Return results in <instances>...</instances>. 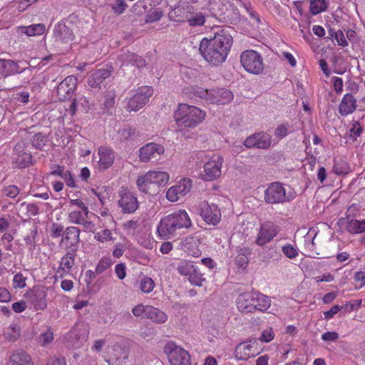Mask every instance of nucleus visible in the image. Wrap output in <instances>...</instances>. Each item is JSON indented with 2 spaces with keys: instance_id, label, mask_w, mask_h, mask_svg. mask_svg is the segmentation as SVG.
<instances>
[{
  "instance_id": "f257e3e1",
  "label": "nucleus",
  "mask_w": 365,
  "mask_h": 365,
  "mask_svg": "<svg viewBox=\"0 0 365 365\" xmlns=\"http://www.w3.org/2000/svg\"><path fill=\"white\" fill-rule=\"evenodd\" d=\"M232 41V36L227 31L222 30L215 34L212 38H202L199 51L209 64L218 66L227 59Z\"/></svg>"
},
{
  "instance_id": "f03ea898",
  "label": "nucleus",
  "mask_w": 365,
  "mask_h": 365,
  "mask_svg": "<svg viewBox=\"0 0 365 365\" xmlns=\"http://www.w3.org/2000/svg\"><path fill=\"white\" fill-rule=\"evenodd\" d=\"M192 225L191 219L185 210H178L163 217L157 227L158 235L162 239H170L177 235L178 232Z\"/></svg>"
},
{
  "instance_id": "7ed1b4c3",
  "label": "nucleus",
  "mask_w": 365,
  "mask_h": 365,
  "mask_svg": "<svg viewBox=\"0 0 365 365\" xmlns=\"http://www.w3.org/2000/svg\"><path fill=\"white\" fill-rule=\"evenodd\" d=\"M205 118V110L187 103H179L173 113L174 120L180 130L195 128Z\"/></svg>"
},
{
  "instance_id": "20e7f679",
  "label": "nucleus",
  "mask_w": 365,
  "mask_h": 365,
  "mask_svg": "<svg viewBox=\"0 0 365 365\" xmlns=\"http://www.w3.org/2000/svg\"><path fill=\"white\" fill-rule=\"evenodd\" d=\"M169 180L170 175L165 171L150 170L138 178L136 185L141 192L152 195L160 186L166 185Z\"/></svg>"
},
{
  "instance_id": "39448f33",
  "label": "nucleus",
  "mask_w": 365,
  "mask_h": 365,
  "mask_svg": "<svg viewBox=\"0 0 365 365\" xmlns=\"http://www.w3.org/2000/svg\"><path fill=\"white\" fill-rule=\"evenodd\" d=\"M130 98L128 99L125 108L128 112L138 111L141 109L153 94L151 86H143L130 92Z\"/></svg>"
},
{
  "instance_id": "423d86ee",
  "label": "nucleus",
  "mask_w": 365,
  "mask_h": 365,
  "mask_svg": "<svg viewBox=\"0 0 365 365\" xmlns=\"http://www.w3.org/2000/svg\"><path fill=\"white\" fill-rule=\"evenodd\" d=\"M240 63L244 69L252 74L259 75L264 71L261 54L254 50H246L240 55Z\"/></svg>"
},
{
  "instance_id": "0eeeda50",
  "label": "nucleus",
  "mask_w": 365,
  "mask_h": 365,
  "mask_svg": "<svg viewBox=\"0 0 365 365\" xmlns=\"http://www.w3.org/2000/svg\"><path fill=\"white\" fill-rule=\"evenodd\" d=\"M164 351L171 365H191L189 352L175 342H168L164 347Z\"/></svg>"
},
{
  "instance_id": "6e6552de",
  "label": "nucleus",
  "mask_w": 365,
  "mask_h": 365,
  "mask_svg": "<svg viewBox=\"0 0 365 365\" xmlns=\"http://www.w3.org/2000/svg\"><path fill=\"white\" fill-rule=\"evenodd\" d=\"M279 226L271 221H265L260 224L255 240L257 245L264 247L271 242L279 233Z\"/></svg>"
},
{
  "instance_id": "1a4fd4ad",
  "label": "nucleus",
  "mask_w": 365,
  "mask_h": 365,
  "mask_svg": "<svg viewBox=\"0 0 365 365\" xmlns=\"http://www.w3.org/2000/svg\"><path fill=\"white\" fill-rule=\"evenodd\" d=\"M223 158L213 154L205 163L201 178L205 181H213L218 179L222 174Z\"/></svg>"
},
{
  "instance_id": "9d476101",
  "label": "nucleus",
  "mask_w": 365,
  "mask_h": 365,
  "mask_svg": "<svg viewBox=\"0 0 365 365\" xmlns=\"http://www.w3.org/2000/svg\"><path fill=\"white\" fill-rule=\"evenodd\" d=\"M198 213L203 220L210 225H217L221 220V210L215 203L201 202L198 205Z\"/></svg>"
},
{
  "instance_id": "9b49d317",
  "label": "nucleus",
  "mask_w": 365,
  "mask_h": 365,
  "mask_svg": "<svg viewBox=\"0 0 365 365\" xmlns=\"http://www.w3.org/2000/svg\"><path fill=\"white\" fill-rule=\"evenodd\" d=\"M178 272L187 278L189 282L194 285L201 286L205 281L203 274L200 272L198 267L190 261H182L177 267Z\"/></svg>"
},
{
  "instance_id": "f8f14e48",
  "label": "nucleus",
  "mask_w": 365,
  "mask_h": 365,
  "mask_svg": "<svg viewBox=\"0 0 365 365\" xmlns=\"http://www.w3.org/2000/svg\"><path fill=\"white\" fill-rule=\"evenodd\" d=\"M118 205L123 214H133L139 207L136 195L128 188L122 187L118 192Z\"/></svg>"
},
{
  "instance_id": "ddd939ff",
  "label": "nucleus",
  "mask_w": 365,
  "mask_h": 365,
  "mask_svg": "<svg viewBox=\"0 0 365 365\" xmlns=\"http://www.w3.org/2000/svg\"><path fill=\"white\" fill-rule=\"evenodd\" d=\"M192 187V181L187 178H182L176 185L171 186L166 192V198L170 202H177L188 194Z\"/></svg>"
},
{
  "instance_id": "4468645a",
  "label": "nucleus",
  "mask_w": 365,
  "mask_h": 365,
  "mask_svg": "<svg viewBox=\"0 0 365 365\" xmlns=\"http://www.w3.org/2000/svg\"><path fill=\"white\" fill-rule=\"evenodd\" d=\"M264 200L269 204H278L289 201L290 198L281 183L272 182L264 191Z\"/></svg>"
},
{
  "instance_id": "2eb2a0df",
  "label": "nucleus",
  "mask_w": 365,
  "mask_h": 365,
  "mask_svg": "<svg viewBox=\"0 0 365 365\" xmlns=\"http://www.w3.org/2000/svg\"><path fill=\"white\" fill-rule=\"evenodd\" d=\"M98 158L96 168L100 171H105L111 168L115 162V153L112 147L103 145L98 148Z\"/></svg>"
},
{
  "instance_id": "dca6fc26",
  "label": "nucleus",
  "mask_w": 365,
  "mask_h": 365,
  "mask_svg": "<svg viewBox=\"0 0 365 365\" xmlns=\"http://www.w3.org/2000/svg\"><path fill=\"white\" fill-rule=\"evenodd\" d=\"M261 351L257 339H251L240 343L236 346L235 354L240 360H247L249 358L255 357Z\"/></svg>"
},
{
  "instance_id": "f3484780",
  "label": "nucleus",
  "mask_w": 365,
  "mask_h": 365,
  "mask_svg": "<svg viewBox=\"0 0 365 365\" xmlns=\"http://www.w3.org/2000/svg\"><path fill=\"white\" fill-rule=\"evenodd\" d=\"M106 350V361L109 365H120L128 357V349L119 343L108 346Z\"/></svg>"
},
{
  "instance_id": "a211bd4d",
  "label": "nucleus",
  "mask_w": 365,
  "mask_h": 365,
  "mask_svg": "<svg viewBox=\"0 0 365 365\" xmlns=\"http://www.w3.org/2000/svg\"><path fill=\"white\" fill-rule=\"evenodd\" d=\"M88 214L83 210H71L68 212V221L71 224L82 225L86 232H94L96 226L92 221L88 220Z\"/></svg>"
},
{
  "instance_id": "6ab92c4d",
  "label": "nucleus",
  "mask_w": 365,
  "mask_h": 365,
  "mask_svg": "<svg viewBox=\"0 0 365 365\" xmlns=\"http://www.w3.org/2000/svg\"><path fill=\"white\" fill-rule=\"evenodd\" d=\"M77 78L74 76L66 77L58 86L57 96L60 101L70 99L76 88Z\"/></svg>"
},
{
  "instance_id": "aec40b11",
  "label": "nucleus",
  "mask_w": 365,
  "mask_h": 365,
  "mask_svg": "<svg viewBox=\"0 0 365 365\" xmlns=\"http://www.w3.org/2000/svg\"><path fill=\"white\" fill-rule=\"evenodd\" d=\"M80 241V230L73 226L67 227L62 236L60 246L64 249L75 251Z\"/></svg>"
},
{
  "instance_id": "412c9836",
  "label": "nucleus",
  "mask_w": 365,
  "mask_h": 365,
  "mask_svg": "<svg viewBox=\"0 0 365 365\" xmlns=\"http://www.w3.org/2000/svg\"><path fill=\"white\" fill-rule=\"evenodd\" d=\"M165 148L163 145L149 143L140 148L139 159L143 163H148L152 158H155L164 153Z\"/></svg>"
},
{
  "instance_id": "4be33fe9",
  "label": "nucleus",
  "mask_w": 365,
  "mask_h": 365,
  "mask_svg": "<svg viewBox=\"0 0 365 365\" xmlns=\"http://www.w3.org/2000/svg\"><path fill=\"white\" fill-rule=\"evenodd\" d=\"M28 299L36 310H43L47 307V292L43 287H36L27 293Z\"/></svg>"
},
{
  "instance_id": "5701e85b",
  "label": "nucleus",
  "mask_w": 365,
  "mask_h": 365,
  "mask_svg": "<svg viewBox=\"0 0 365 365\" xmlns=\"http://www.w3.org/2000/svg\"><path fill=\"white\" fill-rule=\"evenodd\" d=\"M247 148L267 149L271 145V136L264 132L255 133L248 137L244 142Z\"/></svg>"
},
{
  "instance_id": "b1692460",
  "label": "nucleus",
  "mask_w": 365,
  "mask_h": 365,
  "mask_svg": "<svg viewBox=\"0 0 365 365\" xmlns=\"http://www.w3.org/2000/svg\"><path fill=\"white\" fill-rule=\"evenodd\" d=\"M254 291L242 293L236 299L237 308L241 313H254Z\"/></svg>"
},
{
  "instance_id": "393cba45",
  "label": "nucleus",
  "mask_w": 365,
  "mask_h": 365,
  "mask_svg": "<svg viewBox=\"0 0 365 365\" xmlns=\"http://www.w3.org/2000/svg\"><path fill=\"white\" fill-rule=\"evenodd\" d=\"M75 256L73 252H68L61 258L56 272L57 277L63 278L70 273L75 263Z\"/></svg>"
},
{
  "instance_id": "a878e982",
  "label": "nucleus",
  "mask_w": 365,
  "mask_h": 365,
  "mask_svg": "<svg viewBox=\"0 0 365 365\" xmlns=\"http://www.w3.org/2000/svg\"><path fill=\"white\" fill-rule=\"evenodd\" d=\"M210 103L217 105H225L230 103L234 98L233 93L225 88L211 90Z\"/></svg>"
},
{
  "instance_id": "bb28decb",
  "label": "nucleus",
  "mask_w": 365,
  "mask_h": 365,
  "mask_svg": "<svg viewBox=\"0 0 365 365\" xmlns=\"http://www.w3.org/2000/svg\"><path fill=\"white\" fill-rule=\"evenodd\" d=\"M339 225H344L346 230L350 234H361L365 232V220H348L341 218Z\"/></svg>"
},
{
  "instance_id": "cd10ccee",
  "label": "nucleus",
  "mask_w": 365,
  "mask_h": 365,
  "mask_svg": "<svg viewBox=\"0 0 365 365\" xmlns=\"http://www.w3.org/2000/svg\"><path fill=\"white\" fill-rule=\"evenodd\" d=\"M20 69L18 63L11 59L0 58V75L4 77L13 76L24 71Z\"/></svg>"
},
{
  "instance_id": "c85d7f7f",
  "label": "nucleus",
  "mask_w": 365,
  "mask_h": 365,
  "mask_svg": "<svg viewBox=\"0 0 365 365\" xmlns=\"http://www.w3.org/2000/svg\"><path fill=\"white\" fill-rule=\"evenodd\" d=\"M356 99L350 93L344 96L339 106V112L342 116H346L355 111Z\"/></svg>"
},
{
  "instance_id": "c756f323",
  "label": "nucleus",
  "mask_w": 365,
  "mask_h": 365,
  "mask_svg": "<svg viewBox=\"0 0 365 365\" xmlns=\"http://www.w3.org/2000/svg\"><path fill=\"white\" fill-rule=\"evenodd\" d=\"M9 365H34L31 356L25 351H16L11 354Z\"/></svg>"
},
{
  "instance_id": "7c9ffc66",
  "label": "nucleus",
  "mask_w": 365,
  "mask_h": 365,
  "mask_svg": "<svg viewBox=\"0 0 365 365\" xmlns=\"http://www.w3.org/2000/svg\"><path fill=\"white\" fill-rule=\"evenodd\" d=\"M110 75V71L107 68L98 69L89 76L88 84L92 88L99 87Z\"/></svg>"
},
{
  "instance_id": "2f4dec72",
  "label": "nucleus",
  "mask_w": 365,
  "mask_h": 365,
  "mask_svg": "<svg viewBox=\"0 0 365 365\" xmlns=\"http://www.w3.org/2000/svg\"><path fill=\"white\" fill-rule=\"evenodd\" d=\"M254 312L256 311L264 312L271 306L270 297L259 292L254 291Z\"/></svg>"
},
{
  "instance_id": "473e14b6",
  "label": "nucleus",
  "mask_w": 365,
  "mask_h": 365,
  "mask_svg": "<svg viewBox=\"0 0 365 365\" xmlns=\"http://www.w3.org/2000/svg\"><path fill=\"white\" fill-rule=\"evenodd\" d=\"M145 318L150 319L154 323L163 324L167 321L168 316L158 308L150 306Z\"/></svg>"
},
{
  "instance_id": "72a5a7b5",
  "label": "nucleus",
  "mask_w": 365,
  "mask_h": 365,
  "mask_svg": "<svg viewBox=\"0 0 365 365\" xmlns=\"http://www.w3.org/2000/svg\"><path fill=\"white\" fill-rule=\"evenodd\" d=\"M333 172L338 175H347L351 172V168L344 159L339 158L334 161Z\"/></svg>"
},
{
  "instance_id": "f704fd0d",
  "label": "nucleus",
  "mask_w": 365,
  "mask_h": 365,
  "mask_svg": "<svg viewBox=\"0 0 365 365\" xmlns=\"http://www.w3.org/2000/svg\"><path fill=\"white\" fill-rule=\"evenodd\" d=\"M310 12L313 15H317L327 10L329 1L328 0H309Z\"/></svg>"
},
{
  "instance_id": "c9c22d12",
  "label": "nucleus",
  "mask_w": 365,
  "mask_h": 365,
  "mask_svg": "<svg viewBox=\"0 0 365 365\" xmlns=\"http://www.w3.org/2000/svg\"><path fill=\"white\" fill-rule=\"evenodd\" d=\"M14 159L16 164V167L19 168H24L29 166L31 164L32 156L29 153L22 152L18 153Z\"/></svg>"
},
{
  "instance_id": "e433bc0d",
  "label": "nucleus",
  "mask_w": 365,
  "mask_h": 365,
  "mask_svg": "<svg viewBox=\"0 0 365 365\" xmlns=\"http://www.w3.org/2000/svg\"><path fill=\"white\" fill-rule=\"evenodd\" d=\"M24 33L29 36H39L44 34L46 26L43 24H36L25 26Z\"/></svg>"
},
{
  "instance_id": "4c0bfd02",
  "label": "nucleus",
  "mask_w": 365,
  "mask_h": 365,
  "mask_svg": "<svg viewBox=\"0 0 365 365\" xmlns=\"http://www.w3.org/2000/svg\"><path fill=\"white\" fill-rule=\"evenodd\" d=\"M186 19L190 26H202L205 23V16L201 12L191 14Z\"/></svg>"
},
{
  "instance_id": "58836bf2",
  "label": "nucleus",
  "mask_w": 365,
  "mask_h": 365,
  "mask_svg": "<svg viewBox=\"0 0 365 365\" xmlns=\"http://www.w3.org/2000/svg\"><path fill=\"white\" fill-rule=\"evenodd\" d=\"M155 287V283L151 277H145L140 281L139 288L143 293L149 294Z\"/></svg>"
},
{
  "instance_id": "ea45409f",
  "label": "nucleus",
  "mask_w": 365,
  "mask_h": 365,
  "mask_svg": "<svg viewBox=\"0 0 365 365\" xmlns=\"http://www.w3.org/2000/svg\"><path fill=\"white\" fill-rule=\"evenodd\" d=\"M37 235V229L36 227L30 229L26 235L24 237V241L30 251H33L36 247V237Z\"/></svg>"
},
{
  "instance_id": "a19ab883",
  "label": "nucleus",
  "mask_w": 365,
  "mask_h": 365,
  "mask_svg": "<svg viewBox=\"0 0 365 365\" xmlns=\"http://www.w3.org/2000/svg\"><path fill=\"white\" fill-rule=\"evenodd\" d=\"M118 134L119 135L120 140L123 141H126L138 136V135L136 134L135 129L132 128L130 126L119 130L118 131Z\"/></svg>"
},
{
  "instance_id": "79ce46f5",
  "label": "nucleus",
  "mask_w": 365,
  "mask_h": 365,
  "mask_svg": "<svg viewBox=\"0 0 365 365\" xmlns=\"http://www.w3.org/2000/svg\"><path fill=\"white\" fill-rule=\"evenodd\" d=\"M94 239L99 242H106L113 240V235L110 230L104 229L94 235Z\"/></svg>"
},
{
  "instance_id": "37998d69",
  "label": "nucleus",
  "mask_w": 365,
  "mask_h": 365,
  "mask_svg": "<svg viewBox=\"0 0 365 365\" xmlns=\"http://www.w3.org/2000/svg\"><path fill=\"white\" fill-rule=\"evenodd\" d=\"M53 340V333L51 328H48L46 331L41 333L38 336V343L44 346L51 343Z\"/></svg>"
},
{
  "instance_id": "c03bdc74",
  "label": "nucleus",
  "mask_w": 365,
  "mask_h": 365,
  "mask_svg": "<svg viewBox=\"0 0 365 365\" xmlns=\"http://www.w3.org/2000/svg\"><path fill=\"white\" fill-rule=\"evenodd\" d=\"M2 194L9 198H15L20 193V189L14 185L4 186L1 190Z\"/></svg>"
},
{
  "instance_id": "a18cd8bd",
  "label": "nucleus",
  "mask_w": 365,
  "mask_h": 365,
  "mask_svg": "<svg viewBox=\"0 0 365 365\" xmlns=\"http://www.w3.org/2000/svg\"><path fill=\"white\" fill-rule=\"evenodd\" d=\"M61 30V34L57 37L61 43H68L74 39V34L68 28L64 26Z\"/></svg>"
},
{
  "instance_id": "49530a36",
  "label": "nucleus",
  "mask_w": 365,
  "mask_h": 365,
  "mask_svg": "<svg viewBox=\"0 0 365 365\" xmlns=\"http://www.w3.org/2000/svg\"><path fill=\"white\" fill-rule=\"evenodd\" d=\"M27 278L22 273L16 274L12 280V285L14 289H23L26 286Z\"/></svg>"
},
{
  "instance_id": "de8ad7c7",
  "label": "nucleus",
  "mask_w": 365,
  "mask_h": 365,
  "mask_svg": "<svg viewBox=\"0 0 365 365\" xmlns=\"http://www.w3.org/2000/svg\"><path fill=\"white\" fill-rule=\"evenodd\" d=\"M111 259L109 257H103L96 267V273L100 274L108 269L111 265Z\"/></svg>"
},
{
  "instance_id": "09e8293b",
  "label": "nucleus",
  "mask_w": 365,
  "mask_h": 365,
  "mask_svg": "<svg viewBox=\"0 0 365 365\" xmlns=\"http://www.w3.org/2000/svg\"><path fill=\"white\" fill-rule=\"evenodd\" d=\"M282 251L283 254L289 259H294L299 255L297 248L290 244L283 245L282 247Z\"/></svg>"
},
{
  "instance_id": "8fccbe9b",
  "label": "nucleus",
  "mask_w": 365,
  "mask_h": 365,
  "mask_svg": "<svg viewBox=\"0 0 365 365\" xmlns=\"http://www.w3.org/2000/svg\"><path fill=\"white\" fill-rule=\"evenodd\" d=\"M115 93L113 91H108L105 96L103 106L108 111L113 108L115 104Z\"/></svg>"
},
{
  "instance_id": "3c124183",
  "label": "nucleus",
  "mask_w": 365,
  "mask_h": 365,
  "mask_svg": "<svg viewBox=\"0 0 365 365\" xmlns=\"http://www.w3.org/2000/svg\"><path fill=\"white\" fill-rule=\"evenodd\" d=\"M163 16V12L159 9H154L145 16V22L150 24L159 21Z\"/></svg>"
},
{
  "instance_id": "603ef678",
  "label": "nucleus",
  "mask_w": 365,
  "mask_h": 365,
  "mask_svg": "<svg viewBox=\"0 0 365 365\" xmlns=\"http://www.w3.org/2000/svg\"><path fill=\"white\" fill-rule=\"evenodd\" d=\"M150 305H144L143 304H139L133 308L132 313L135 317H143L145 318L148 312L150 309Z\"/></svg>"
},
{
  "instance_id": "864d4df0",
  "label": "nucleus",
  "mask_w": 365,
  "mask_h": 365,
  "mask_svg": "<svg viewBox=\"0 0 365 365\" xmlns=\"http://www.w3.org/2000/svg\"><path fill=\"white\" fill-rule=\"evenodd\" d=\"M192 90L193 94L195 96L204 99L210 103V94L212 93L211 90L204 89L200 87L193 88Z\"/></svg>"
},
{
  "instance_id": "5fc2aeb1",
  "label": "nucleus",
  "mask_w": 365,
  "mask_h": 365,
  "mask_svg": "<svg viewBox=\"0 0 365 365\" xmlns=\"http://www.w3.org/2000/svg\"><path fill=\"white\" fill-rule=\"evenodd\" d=\"M356 289H360L365 286V272L360 271L355 273L354 277Z\"/></svg>"
},
{
  "instance_id": "6e6d98bb",
  "label": "nucleus",
  "mask_w": 365,
  "mask_h": 365,
  "mask_svg": "<svg viewBox=\"0 0 365 365\" xmlns=\"http://www.w3.org/2000/svg\"><path fill=\"white\" fill-rule=\"evenodd\" d=\"M274 335L273 329L272 327H268L262 331L259 340L264 343H269L274 339Z\"/></svg>"
},
{
  "instance_id": "4d7b16f0",
  "label": "nucleus",
  "mask_w": 365,
  "mask_h": 365,
  "mask_svg": "<svg viewBox=\"0 0 365 365\" xmlns=\"http://www.w3.org/2000/svg\"><path fill=\"white\" fill-rule=\"evenodd\" d=\"M64 231L63 226L58 223H53L50 227V234L53 238L62 237Z\"/></svg>"
},
{
  "instance_id": "13d9d810",
  "label": "nucleus",
  "mask_w": 365,
  "mask_h": 365,
  "mask_svg": "<svg viewBox=\"0 0 365 365\" xmlns=\"http://www.w3.org/2000/svg\"><path fill=\"white\" fill-rule=\"evenodd\" d=\"M46 142V138L40 133L35 134L31 140L32 145L39 149H41L45 145Z\"/></svg>"
},
{
  "instance_id": "bf43d9fd",
  "label": "nucleus",
  "mask_w": 365,
  "mask_h": 365,
  "mask_svg": "<svg viewBox=\"0 0 365 365\" xmlns=\"http://www.w3.org/2000/svg\"><path fill=\"white\" fill-rule=\"evenodd\" d=\"M127 7L125 0H116L112 6V9L115 14L119 15L123 14Z\"/></svg>"
},
{
  "instance_id": "052dcab7",
  "label": "nucleus",
  "mask_w": 365,
  "mask_h": 365,
  "mask_svg": "<svg viewBox=\"0 0 365 365\" xmlns=\"http://www.w3.org/2000/svg\"><path fill=\"white\" fill-rule=\"evenodd\" d=\"M362 303L361 299H356L347 302L342 307L346 312H351L360 308Z\"/></svg>"
},
{
  "instance_id": "680f3d73",
  "label": "nucleus",
  "mask_w": 365,
  "mask_h": 365,
  "mask_svg": "<svg viewBox=\"0 0 365 365\" xmlns=\"http://www.w3.org/2000/svg\"><path fill=\"white\" fill-rule=\"evenodd\" d=\"M21 207H26L27 210V215L29 217L35 216L38 213V207L34 203H26V202H23L21 204Z\"/></svg>"
},
{
  "instance_id": "e2e57ef3",
  "label": "nucleus",
  "mask_w": 365,
  "mask_h": 365,
  "mask_svg": "<svg viewBox=\"0 0 365 365\" xmlns=\"http://www.w3.org/2000/svg\"><path fill=\"white\" fill-rule=\"evenodd\" d=\"M331 82L334 91L340 94L343 91V80L341 78L338 76H334L331 78Z\"/></svg>"
},
{
  "instance_id": "0e129e2a",
  "label": "nucleus",
  "mask_w": 365,
  "mask_h": 365,
  "mask_svg": "<svg viewBox=\"0 0 365 365\" xmlns=\"http://www.w3.org/2000/svg\"><path fill=\"white\" fill-rule=\"evenodd\" d=\"M30 95L27 91H19L14 95L15 101L22 103H27L29 101Z\"/></svg>"
},
{
  "instance_id": "69168bd1",
  "label": "nucleus",
  "mask_w": 365,
  "mask_h": 365,
  "mask_svg": "<svg viewBox=\"0 0 365 365\" xmlns=\"http://www.w3.org/2000/svg\"><path fill=\"white\" fill-rule=\"evenodd\" d=\"M343 307L340 305L333 306L329 311L324 312V319L329 320L334 318V315L337 314Z\"/></svg>"
},
{
  "instance_id": "338daca9",
  "label": "nucleus",
  "mask_w": 365,
  "mask_h": 365,
  "mask_svg": "<svg viewBox=\"0 0 365 365\" xmlns=\"http://www.w3.org/2000/svg\"><path fill=\"white\" fill-rule=\"evenodd\" d=\"M125 250V245L122 243H118L115 245L112 255L115 258H120L121 256H123Z\"/></svg>"
},
{
  "instance_id": "774afa93",
  "label": "nucleus",
  "mask_w": 365,
  "mask_h": 365,
  "mask_svg": "<svg viewBox=\"0 0 365 365\" xmlns=\"http://www.w3.org/2000/svg\"><path fill=\"white\" fill-rule=\"evenodd\" d=\"M46 365H67L64 358L57 357L56 356L49 357L46 362Z\"/></svg>"
}]
</instances>
